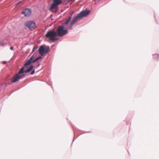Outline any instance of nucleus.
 Returning <instances> with one entry per match:
<instances>
[{
  "mask_svg": "<svg viewBox=\"0 0 159 159\" xmlns=\"http://www.w3.org/2000/svg\"><path fill=\"white\" fill-rule=\"evenodd\" d=\"M90 11H84L80 12L78 14L81 19L84 17H85L89 14Z\"/></svg>",
  "mask_w": 159,
  "mask_h": 159,
  "instance_id": "obj_9",
  "label": "nucleus"
},
{
  "mask_svg": "<svg viewBox=\"0 0 159 159\" xmlns=\"http://www.w3.org/2000/svg\"><path fill=\"white\" fill-rule=\"evenodd\" d=\"M28 66H25V65H24V66L22 67L20 70L19 71L18 73L17 74H19L20 75L21 74H23L24 72V70Z\"/></svg>",
  "mask_w": 159,
  "mask_h": 159,
  "instance_id": "obj_11",
  "label": "nucleus"
},
{
  "mask_svg": "<svg viewBox=\"0 0 159 159\" xmlns=\"http://www.w3.org/2000/svg\"><path fill=\"white\" fill-rule=\"evenodd\" d=\"M25 25L30 30H33L36 27L35 23L31 21H28L25 22Z\"/></svg>",
  "mask_w": 159,
  "mask_h": 159,
  "instance_id": "obj_4",
  "label": "nucleus"
},
{
  "mask_svg": "<svg viewBox=\"0 0 159 159\" xmlns=\"http://www.w3.org/2000/svg\"><path fill=\"white\" fill-rule=\"evenodd\" d=\"M156 55L157 56H158L157 55Z\"/></svg>",
  "mask_w": 159,
  "mask_h": 159,
  "instance_id": "obj_17",
  "label": "nucleus"
},
{
  "mask_svg": "<svg viewBox=\"0 0 159 159\" xmlns=\"http://www.w3.org/2000/svg\"><path fill=\"white\" fill-rule=\"evenodd\" d=\"M37 49V47H34L33 49L32 52H34L35 50H36Z\"/></svg>",
  "mask_w": 159,
  "mask_h": 159,
  "instance_id": "obj_13",
  "label": "nucleus"
},
{
  "mask_svg": "<svg viewBox=\"0 0 159 159\" xmlns=\"http://www.w3.org/2000/svg\"><path fill=\"white\" fill-rule=\"evenodd\" d=\"M34 73V70H33V71H32L31 73V75H33V74Z\"/></svg>",
  "mask_w": 159,
  "mask_h": 159,
  "instance_id": "obj_14",
  "label": "nucleus"
},
{
  "mask_svg": "<svg viewBox=\"0 0 159 159\" xmlns=\"http://www.w3.org/2000/svg\"><path fill=\"white\" fill-rule=\"evenodd\" d=\"M72 15L70 16L65 23L58 27L57 30V36L62 37L67 34L68 30H64V28L65 26L68 25L72 19Z\"/></svg>",
  "mask_w": 159,
  "mask_h": 159,
  "instance_id": "obj_1",
  "label": "nucleus"
},
{
  "mask_svg": "<svg viewBox=\"0 0 159 159\" xmlns=\"http://www.w3.org/2000/svg\"><path fill=\"white\" fill-rule=\"evenodd\" d=\"M81 19V18L80 17V16L78 14L75 17H74L73 18L72 20L71 21L70 23L71 26L69 28V29L70 30H72V26L78 20Z\"/></svg>",
  "mask_w": 159,
  "mask_h": 159,
  "instance_id": "obj_7",
  "label": "nucleus"
},
{
  "mask_svg": "<svg viewBox=\"0 0 159 159\" xmlns=\"http://www.w3.org/2000/svg\"><path fill=\"white\" fill-rule=\"evenodd\" d=\"M62 0H53L52 3L50 8V10L54 12H56L57 11V6L62 3Z\"/></svg>",
  "mask_w": 159,
  "mask_h": 159,
  "instance_id": "obj_3",
  "label": "nucleus"
},
{
  "mask_svg": "<svg viewBox=\"0 0 159 159\" xmlns=\"http://www.w3.org/2000/svg\"><path fill=\"white\" fill-rule=\"evenodd\" d=\"M73 13H74V12H72V13H71L72 15Z\"/></svg>",
  "mask_w": 159,
  "mask_h": 159,
  "instance_id": "obj_16",
  "label": "nucleus"
},
{
  "mask_svg": "<svg viewBox=\"0 0 159 159\" xmlns=\"http://www.w3.org/2000/svg\"><path fill=\"white\" fill-rule=\"evenodd\" d=\"M33 65H31L29 68H28L27 70L24 71L25 73H28L30 72L33 69Z\"/></svg>",
  "mask_w": 159,
  "mask_h": 159,
  "instance_id": "obj_12",
  "label": "nucleus"
},
{
  "mask_svg": "<svg viewBox=\"0 0 159 159\" xmlns=\"http://www.w3.org/2000/svg\"><path fill=\"white\" fill-rule=\"evenodd\" d=\"M13 47H11L10 48V49L11 50H13Z\"/></svg>",
  "mask_w": 159,
  "mask_h": 159,
  "instance_id": "obj_15",
  "label": "nucleus"
},
{
  "mask_svg": "<svg viewBox=\"0 0 159 159\" xmlns=\"http://www.w3.org/2000/svg\"><path fill=\"white\" fill-rule=\"evenodd\" d=\"M22 13L24 14L25 16H28L30 15L31 11L30 9L28 8H26L23 10Z\"/></svg>",
  "mask_w": 159,
  "mask_h": 159,
  "instance_id": "obj_10",
  "label": "nucleus"
},
{
  "mask_svg": "<svg viewBox=\"0 0 159 159\" xmlns=\"http://www.w3.org/2000/svg\"><path fill=\"white\" fill-rule=\"evenodd\" d=\"M44 47L45 45L41 46L39 49V52L42 56H43L44 54L47 53L49 50V47H46L45 48Z\"/></svg>",
  "mask_w": 159,
  "mask_h": 159,
  "instance_id": "obj_5",
  "label": "nucleus"
},
{
  "mask_svg": "<svg viewBox=\"0 0 159 159\" xmlns=\"http://www.w3.org/2000/svg\"><path fill=\"white\" fill-rule=\"evenodd\" d=\"M46 37L49 38L50 40L52 41H55L57 39L56 37L57 36V33L54 30L48 31L46 34Z\"/></svg>",
  "mask_w": 159,
  "mask_h": 159,
  "instance_id": "obj_2",
  "label": "nucleus"
},
{
  "mask_svg": "<svg viewBox=\"0 0 159 159\" xmlns=\"http://www.w3.org/2000/svg\"><path fill=\"white\" fill-rule=\"evenodd\" d=\"M42 57L41 56H39L36 58L34 60H33V57H31L26 62L25 64V66L30 65L32 63H34L36 61H38L39 59L41 58Z\"/></svg>",
  "mask_w": 159,
  "mask_h": 159,
  "instance_id": "obj_6",
  "label": "nucleus"
},
{
  "mask_svg": "<svg viewBox=\"0 0 159 159\" xmlns=\"http://www.w3.org/2000/svg\"><path fill=\"white\" fill-rule=\"evenodd\" d=\"M24 76L23 75H20L19 74H17L11 79V82L12 83H15L18 81L20 79L24 77Z\"/></svg>",
  "mask_w": 159,
  "mask_h": 159,
  "instance_id": "obj_8",
  "label": "nucleus"
}]
</instances>
